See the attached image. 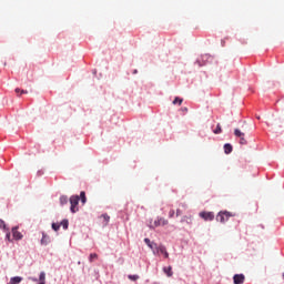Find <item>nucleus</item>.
<instances>
[{
  "label": "nucleus",
  "mask_w": 284,
  "mask_h": 284,
  "mask_svg": "<svg viewBox=\"0 0 284 284\" xmlns=\"http://www.w3.org/2000/svg\"><path fill=\"white\" fill-rule=\"evenodd\" d=\"M69 201L71 205V213L77 214V212L79 211V202L81 201V197H79V195H72Z\"/></svg>",
  "instance_id": "nucleus-1"
},
{
  "label": "nucleus",
  "mask_w": 284,
  "mask_h": 284,
  "mask_svg": "<svg viewBox=\"0 0 284 284\" xmlns=\"http://www.w3.org/2000/svg\"><path fill=\"white\" fill-rule=\"evenodd\" d=\"M230 216H232V213L227 211H222L216 215V221L220 223H227L230 221Z\"/></svg>",
  "instance_id": "nucleus-2"
},
{
  "label": "nucleus",
  "mask_w": 284,
  "mask_h": 284,
  "mask_svg": "<svg viewBox=\"0 0 284 284\" xmlns=\"http://www.w3.org/2000/svg\"><path fill=\"white\" fill-rule=\"evenodd\" d=\"M234 135L240 139V145H247V140L245 139V133L241 132V130L235 129Z\"/></svg>",
  "instance_id": "nucleus-3"
},
{
  "label": "nucleus",
  "mask_w": 284,
  "mask_h": 284,
  "mask_svg": "<svg viewBox=\"0 0 284 284\" xmlns=\"http://www.w3.org/2000/svg\"><path fill=\"white\" fill-rule=\"evenodd\" d=\"M144 243L152 250L153 254H159V244L150 241V239L145 237Z\"/></svg>",
  "instance_id": "nucleus-4"
},
{
  "label": "nucleus",
  "mask_w": 284,
  "mask_h": 284,
  "mask_svg": "<svg viewBox=\"0 0 284 284\" xmlns=\"http://www.w3.org/2000/svg\"><path fill=\"white\" fill-rule=\"evenodd\" d=\"M200 216L204 221H214V213L213 212H201Z\"/></svg>",
  "instance_id": "nucleus-5"
},
{
  "label": "nucleus",
  "mask_w": 284,
  "mask_h": 284,
  "mask_svg": "<svg viewBox=\"0 0 284 284\" xmlns=\"http://www.w3.org/2000/svg\"><path fill=\"white\" fill-rule=\"evenodd\" d=\"M233 283L234 284H244L245 283V275H243V274H235L233 276Z\"/></svg>",
  "instance_id": "nucleus-6"
},
{
  "label": "nucleus",
  "mask_w": 284,
  "mask_h": 284,
  "mask_svg": "<svg viewBox=\"0 0 284 284\" xmlns=\"http://www.w3.org/2000/svg\"><path fill=\"white\" fill-rule=\"evenodd\" d=\"M18 230H19V226L12 227L13 239L16 241H21V239H23V234H21V232H18Z\"/></svg>",
  "instance_id": "nucleus-7"
},
{
  "label": "nucleus",
  "mask_w": 284,
  "mask_h": 284,
  "mask_svg": "<svg viewBox=\"0 0 284 284\" xmlns=\"http://www.w3.org/2000/svg\"><path fill=\"white\" fill-rule=\"evenodd\" d=\"M164 254V258H170V253H168V248L164 245H159L158 253Z\"/></svg>",
  "instance_id": "nucleus-8"
},
{
  "label": "nucleus",
  "mask_w": 284,
  "mask_h": 284,
  "mask_svg": "<svg viewBox=\"0 0 284 284\" xmlns=\"http://www.w3.org/2000/svg\"><path fill=\"white\" fill-rule=\"evenodd\" d=\"M40 243H41V245H49L50 237L48 236V234H45V232H42V239H41Z\"/></svg>",
  "instance_id": "nucleus-9"
},
{
  "label": "nucleus",
  "mask_w": 284,
  "mask_h": 284,
  "mask_svg": "<svg viewBox=\"0 0 284 284\" xmlns=\"http://www.w3.org/2000/svg\"><path fill=\"white\" fill-rule=\"evenodd\" d=\"M79 199L82 205H85V203L88 202V197H85V191H81Z\"/></svg>",
  "instance_id": "nucleus-10"
},
{
  "label": "nucleus",
  "mask_w": 284,
  "mask_h": 284,
  "mask_svg": "<svg viewBox=\"0 0 284 284\" xmlns=\"http://www.w3.org/2000/svg\"><path fill=\"white\" fill-rule=\"evenodd\" d=\"M232 150H233L232 144L230 143L224 144L225 154H232Z\"/></svg>",
  "instance_id": "nucleus-11"
},
{
  "label": "nucleus",
  "mask_w": 284,
  "mask_h": 284,
  "mask_svg": "<svg viewBox=\"0 0 284 284\" xmlns=\"http://www.w3.org/2000/svg\"><path fill=\"white\" fill-rule=\"evenodd\" d=\"M164 274H166V276H172L174 273L172 272V266L169 267H164L163 268Z\"/></svg>",
  "instance_id": "nucleus-12"
},
{
  "label": "nucleus",
  "mask_w": 284,
  "mask_h": 284,
  "mask_svg": "<svg viewBox=\"0 0 284 284\" xmlns=\"http://www.w3.org/2000/svg\"><path fill=\"white\" fill-rule=\"evenodd\" d=\"M60 205H68V196L67 195L60 196Z\"/></svg>",
  "instance_id": "nucleus-13"
},
{
  "label": "nucleus",
  "mask_w": 284,
  "mask_h": 284,
  "mask_svg": "<svg viewBox=\"0 0 284 284\" xmlns=\"http://www.w3.org/2000/svg\"><path fill=\"white\" fill-rule=\"evenodd\" d=\"M183 104V99L176 97L174 100H173V105H182Z\"/></svg>",
  "instance_id": "nucleus-14"
},
{
  "label": "nucleus",
  "mask_w": 284,
  "mask_h": 284,
  "mask_svg": "<svg viewBox=\"0 0 284 284\" xmlns=\"http://www.w3.org/2000/svg\"><path fill=\"white\" fill-rule=\"evenodd\" d=\"M14 284H19L21 283V281H23V277L21 276H14L10 278Z\"/></svg>",
  "instance_id": "nucleus-15"
},
{
  "label": "nucleus",
  "mask_w": 284,
  "mask_h": 284,
  "mask_svg": "<svg viewBox=\"0 0 284 284\" xmlns=\"http://www.w3.org/2000/svg\"><path fill=\"white\" fill-rule=\"evenodd\" d=\"M207 59H210V55H202L201 59L197 60L199 65H204L201 61H207Z\"/></svg>",
  "instance_id": "nucleus-16"
},
{
  "label": "nucleus",
  "mask_w": 284,
  "mask_h": 284,
  "mask_svg": "<svg viewBox=\"0 0 284 284\" xmlns=\"http://www.w3.org/2000/svg\"><path fill=\"white\" fill-rule=\"evenodd\" d=\"M0 230H3V232H8L9 230L3 220H0Z\"/></svg>",
  "instance_id": "nucleus-17"
},
{
  "label": "nucleus",
  "mask_w": 284,
  "mask_h": 284,
  "mask_svg": "<svg viewBox=\"0 0 284 284\" xmlns=\"http://www.w3.org/2000/svg\"><path fill=\"white\" fill-rule=\"evenodd\" d=\"M60 225H62L63 230H68L70 222L68 220H62V222L60 223Z\"/></svg>",
  "instance_id": "nucleus-18"
},
{
  "label": "nucleus",
  "mask_w": 284,
  "mask_h": 284,
  "mask_svg": "<svg viewBox=\"0 0 284 284\" xmlns=\"http://www.w3.org/2000/svg\"><path fill=\"white\" fill-rule=\"evenodd\" d=\"M51 227H52V230H53L54 232H59V230H61V224H59V223H52Z\"/></svg>",
  "instance_id": "nucleus-19"
},
{
  "label": "nucleus",
  "mask_w": 284,
  "mask_h": 284,
  "mask_svg": "<svg viewBox=\"0 0 284 284\" xmlns=\"http://www.w3.org/2000/svg\"><path fill=\"white\" fill-rule=\"evenodd\" d=\"M101 217L104 220V225H108V223H110V215L102 214Z\"/></svg>",
  "instance_id": "nucleus-20"
},
{
  "label": "nucleus",
  "mask_w": 284,
  "mask_h": 284,
  "mask_svg": "<svg viewBox=\"0 0 284 284\" xmlns=\"http://www.w3.org/2000/svg\"><path fill=\"white\" fill-rule=\"evenodd\" d=\"M221 132H223V129H221V124H217V125H216V129L213 130V133H214V134H221Z\"/></svg>",
  "instance_id": "nucleus-21"
},
{
  "label": "nucleus",
  "mask_w": 284,
  "mask_h": 284,
  "mask_svg": "<svg viewBox=\"0 0 284 284\" xmlns=\"http://www.w3.org/2000/svg\"><path fill=\"white\" fill-rule=\"evenodd\" d=\"M7 234H6V241H9V243L12 241L11 239V234H10V229H8V231H4Z\"/></svg>",
  "instance_id": "nucleus-22"
},
{
  "label": "nucleus",
  "mask_w": 284,
  "mask_h": 284,
  "mask_svg": "<svg viewBox=\"0 0 284 284\" xmlns=\"http://www.w3.org/2000/svg\"><path fill=\"white\" fill-rule=\"evenodd\" d=\"M94 258H99V255H97V253H91L89 256L90 263H92V261H94Z\"/></svg>",
  "instance_id": "nucleus-23"
},
{
  "label": "nucleus",
  "mask_w": 284,
  "mask_h": 284,
  "mask_svg": "<svg viewBox=\"0 0 284 284\" xmlns=\"http://www.w3.org/2000/svg\"><path fill=\"white\" fill-rule=\"evenodd\" d=\"M40 283L45 282V272H41L39 275Z\"/></svg>",
  "instance_id": "nucleus-24"
},
{
  "label": "nucleus",
  "mask_w": 284,
  "mask_h": 284,
  "mask_svg": "<svg viewBox=\"0 0 284 284\" xmlns=\"http://www.w3.org/2000/svg\"><path fill=\"white\" fill-rule=\"evenodd\" d=\"M19 92H20V94H28V91L17 88L16 93L19 94Z\"/></svg>",
  "instance_id": "nucleus-25"
},
{
  "label": "nucleus",
  "mask_w": 284,
  "mask_h": 284,
  "mask_svg": "<svg viewBox=\"0 0 284 284\" xmlns=\"http://www.w3.org/2000/svg\"><path fill=\"white\" fill-rule=\"evenodd\" d=\"M130 281H139V275H129Z\"/></svg>",
  "instance_id": "nucleus-26"
},
{
  "label": "nucleus",
  "mask_w": 284,
  "mask_h": 284,
  "mask_svg": "<svg viewBox=\"0 0 284 284\" xmlns=\"http://www.w3.org/2000/svg\"><path fill=\"white\" fill-rule=\"evenodd\" d=\"M160 222H161V225H168V220H165V219H160Z\"/></svg>",
  "instance_id": "nucleus-27"
},
{
  "label": "nucleus",
  "mask_w": 284,
  "mask_h": 284,
  "mask_svg": "<svg viewBox=\"0 0 284 284\" xmlns=\"http://www.w3.org/2000/svg\"><path fill=\"white\" fill-rule=\"evenodd\" d=\"M154 225H155V227H159V225H161V220L159 219V220H155L154 221Z\"/></svg>",
  "instance_id": "nucleus-28"
},
{
  "label": "nucleus",
  "mask_w": 284,
  "mask_h": 284,
  "mask_svg": "<svg viewBox=\"0 0 284 284\" xmlns=\"http://www.w3.org/2000/svg\"><path fill=\"white\" fill-rule=\"evenodd\" d=\"M170 219H172L174 216V210H171L169 213Z\"/></svg>",
  "instance_id": "nucleus-29"
},
{
  "label": "nucleus",
  "mask_w": 284,
  "mask_h": 284,
  "mask_svg": "<svg viewBox=\"0 0 284 284\" xmlns=\"http://www.w3.org/2000/svg\"><path fill=\"white\" fill-rule=\"evenodd\" d=\"M181 214H183L182 212H181V210H176V216H181Z\"/></svg>",
  "instance_id": "nucleus-30"
},
{
  "label": "nucleus",
  "mask_w": 284,
  "mask_h": 284,
  "mask_svg": "<svg viewBox=\"0 0 284 284\" xmlns=\"http://www.w3.org/2000/svg\"><path fill=\"white\" fill-rule=\"evenodd\" d=\"M181 112H187V108H185V106L182 108V109H181Z\"/></svg>",
  "instance_id": "nucleus-31"
},
{
  "label": "nucleus",
  "mask_w": 284,
  "mask_h": 284,
  "mask_svg": "<svg viewBox=\"0 0 284 284\" xmlns=\"http://www.w3.org/2000/svg\"><path fill=\"white\" fill-rule=\"evenodd\" d=\"M138 72H139L138 70H134V71H133V74H136Z\"/></svg>",
  "instance_id": "nucleus-32"
},
{
  "label": "nucleus",
  "mask_w": 284,
  "mask_h": 284,
  "mask_svg": "<svg viewBox=\"0 0 284 284\" xmlns=\"http://www.w3.org/2000/svg\"><path fill=\"white\" fill-rule=\"evenodd\" d=\"M222 45H225V41L222 40Z\"/></svg>",
  "instance_id": "nucleus-33"
}]
</instances>
